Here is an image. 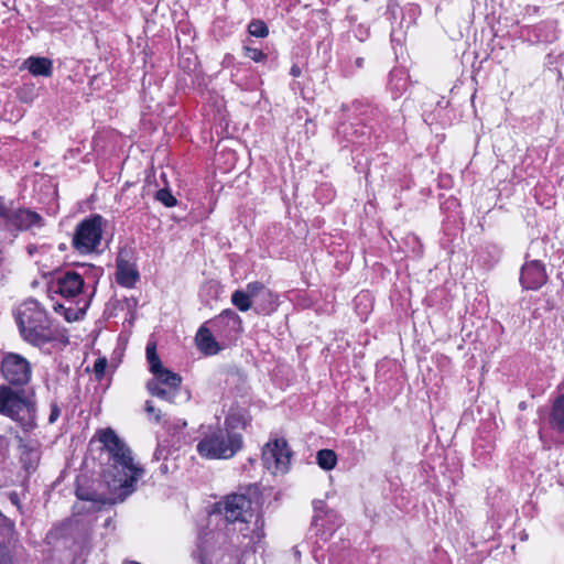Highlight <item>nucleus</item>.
Segmentation results:
<instances>
[{
    "label": "nucleus",
    "instance_id": "46",
    "mask_svg": "<svg viewBox=\"0 0 564 564\" xmlns=\"http://www.w3.org/2000/svg\"><path fill=\"white\" fill-rule=\"evenodd\" d=\"M355 65L357 68H361L364 66V58L362 57H357L355 59Z\"/></svg>",
    "mask_w": 564,
    "mask_h": 564
},
{
    "label": "nucleus",
    "instance_id": "38",
    "mask_svg": "<svg viewBox=\"0 0 564 564\" xmlns=\"http://www.w3.org/2000/svg\"><path fill=\"white\" fill-rule=\"evenodd\" d=\"M61 415V409L56 402L51 403V412L48 415V423L53 424L55 423Z\"/></svg>",
    "mask_w": 564,
    "mask_h": 564
},
{
    "label": "nucleus",
    "instance_id": "37",
    "mask_svg": "<svg viewBox=\"0 0 564 564\" xmlns=\"http://www.w3.org/2000/svg\"><path fill=\"white\" fill-rule=\"evenodd\" d=\"M145 412L149 414L154 422L159 423L161 420V412L158 410L152 401L145 402Z\"/></svg>",
    "mask_w": 564,
    "mask_h": 564
},
{
    "label": "nucleus",
    "instance_id": "6",
    "mask_svg": "<svg viewBox=\"0 0 564 564\" xmlns=\"http://www.w3.org/2000/svg\"><path fill=\"white\" fill-rule=\"evenodd\" d=\"M0 372L4 383L0 386H12L13 388L32 389L33 369L31 362L20 354L7 351L2 354Z\"/></svg>",
    "mask_w": 564,
    "mask_h": 564
},
{
    "label": "nucleus",
    "instance_id": "25",
    "mask_svg": "<svg viewBox=\"0 0 564 564\" xmlns=\"http://www.w3.org/2000/svg\"><path fill=\"white\" fill-rule=\"evenodd\" d=\"M389 87L395 95H401L408 89V75L403 68H394L390 72Z\"/></svg>",
    "mask_w": 564,
    "mask_h": 564
},
{
    "label": "nucleus",
    "instance_id": "42",
    "mask_svg": "<svg viewBox=\"0 0 564 564\" xmlns=\"http://www.w3.org/2000/svg\"><path fill=\"white\" fill-rule=\"evenodd\" d=\"M217 317L224 318V317H239V316L236 315V313H234L230 310H225Z\"/></svg>",
    "mask_w": 564,
    "mask_h": 564
},
{
    "label": "nucleus",
    "instance_id": "8",
    "mask_svg": "<svg viewBox=\"0 0 564 564\" xmlns=\"http://www.w3.org/2000/svg\"><path fill=\"white\" fill-rule=\"evenodd\" d=\"M216 511L224 514L227 522H249L253 517V502L243 494H232L216 503Z\"/></svg>",
    "mask_w": 564,
    "mask_h": 564
},
{
    "label": "nucleus",
    "instance_id": "26",
    "mask_svg": "<svg viewBox=\"0 0 564 564\" xmlns=\"http://www.w3.org/2000/svg\"><path fill=\"white\" fill-rule=\"evenodd\" d=\"M147 389L151 395L167 401L170 403L174 402L180 391L176 389H172L171 387H160L158 386V383H147Z\"/></svg>",
    "mask_w": 564,
    "mask_h": 564
},
{
    "label": "nucleus",
    "instance_id": "23",
    "mask_svg": "<svg viewBox=\"0 0 564 564\" xmlns=\"http://www.w3.org/2000/svg\"><path fill=\"white\" fill-rule=\"evenodd\" d=\"M549 423L556 432L564 433V394L558 395L554 400Z\"/></svg>",
    "mask_w": 564,
    "mask_h": 564
},
{
    "label": "nucleus",
    "instance_id": "1",
    "mask_svg": "<svg viewBox=\"0 0 564 564\" xmlns=\"http://www.w3.org/2000/svg\"><path fill=\"white\" fill-rule=\"evenodd\" d=\"M98 441L108 453L104 481L115 494V500H124L134 491L143 469L134 464L130 448L112 429L100 430Z\"/></svg>",
    "mask_w": 564,
    "mask_h": 564
},
{
    "label": "nucleus",
    "instance_id": "2",
    "mask_svg": "<svg viewBox=\"0 0 564 564\" xmlns=\"http://www.w3.org/2000/svg\"><path fill=\"white\" fill-rule=\"evenodd\" d=\"M0 414L15 422L24 432L33 431L37 426L34 389L0 386Z\"/></svg>",
    "mask_w": 564,
    "mask_h": 564
},
{
    "label": "nucleus",
    "instance_id": "50",
    "mask_svg": "<svg viewBox=\"0 0 564 564\" xmlns=\"http://www.w3.org/2000/svg\"><path fill=\"white\" fill-rule=\"evenodd\" d=\"M519 408H520V409H522V410H523V409H525V403H524V402H521V403L519 404Z\"/></svg>",
    "mask_w": 564,
    "mask_h": 564
},
{
    "label": "nucleus",
    "instance_id": "15",
    "mask_svg": "<svg viewBox=\"0 0 564 564\" xmlns=\"http://www.w3.org/2000/svg\"><path fill=\"white\" fill-rule=\"evenodd\" d=\"M313 525L322 527L330 531L340 524L339 517L337 516V513H335L334 511H329L324 500L313 501Z\"/></svg>",
    "mask_w": 564,
    "mask_h": 564
},
{
    "label": "nucleus",
    "instance_id": "18",
    "mask_svg": "<svg viewBox=\"0 0 564 564\" xmlns=\"http://www.w3.org/2000/svg\"><path fill=\"white\" fill-rule=\"evenodd\" d=\"M196 346L206 356L217 355L224 347L217 341L212 330L206 326L202 325L195 337Z\"/></svg>",
    "mask_w": 564,
    "mask_h": 564
},
{
    "label": "nucleus",
    "instance_id": "51",
    "mask_svg": "<svg viewBox=\"0 0 564 564\" xmlns=\"http://www.w3.org/2000/svg\"><path fill=\"white\" fill-rule=\"evenodd\" d=\"M110 522H111V519L109 518V519H107V521H106V523H105V524H106V525H110Z\"/></svg>",
    "mask_w": 564,
    "mask_h": 564
},
{
    "label": "nucleus",
    "instance_id": "47",
    "mask_svg": "<svg viewBox=\"0 0 564 564\" xmlns=\"http://www.w3.org/2000/svg\"><path fill=\"white\" fill-rule=\"evenodd\" d=\"M36 249H37V248H36V246H33V245H32V246H29V247H28V252H29V254L33 256V254H34V252L36 251Z\"/></svg>",
    "mask_w": 564,
    "mask_h": 564
},
{
    "label": "nucleus",
    "instance_id": "35",
    "mask_svg": "<svg viewBox=\"0 0 564 564\" xmlns=\"http://www.w3.org/2000/svg\"><path fill=\"white\" fill-rule=\"evenodd\" d=\"M245 52L246 56H248L257 63L262 62L267 57V55L259 48L245 46Z\"/></svg>",
    "mask_w": 564,
    "mask_h": 564
},
{
    "label": "nucleus",
    "instance_id": "33",
    "mask_svg": "<svg viewBox=\"0 0 564 564\" xmlns=\"http://www.w3.org/2000/svg\"><path fill=\"white\" fill-rule=\"evenodd\" d=\"M119 306L121 308V312L126 315H129L130 317H134L137 314V301L134 299H124L121 302H119Z\"/></svg>",
    "mask_w": 564,
    "mask_h": 564
},
{
    "label": "nucleus",
    "instance_id": "36",
    "mask_svg": "<svg viewBox=\"0 0 564 564\" xmlns=\"http://www.w3.org/2000/svg\"><path fill=\"white\" fill-rule=\"evenodd\" d=\"M9 541H0V564H12V557L8 549Z\"/></svg>",
    "mask_w": 564,
    "mask_h": 564
},
{
    "label": "nucleus",
    "instance_id": "41",
    "mask_svg": "<svg viewBox=\"0 0 564 564\" xmlns=\"http://www.w3.org/2000/svg\"><path fill=\"white\" fill-rule=\"evenodd\" d=\"M301 73H302V70H301L300 66H299V65H296V64H294V65L291 67V69H290V74H291L293 77H299V76H301Z\"/></svg>",
    "mask_w": 564,
    "mask_h": 564
},
{
    "label": "nucleus",
    "instance_id": "29",
    "mask_svg": "<svg viewBox=\"0 0 564 564\" xmlns=\"http://www.w3.org/2000/svg\"><path fill=\"white\" fill-rule=\"evenodd\" d=\"M147 359H148V362L150 365V370L151 372H156L158 370H160L162 367V364L160 361V358L156 354V349H155V345L154 344H151L149 343L147 345Z\"/></svg>",
    "mask_w": 564,
    "mask_h": 564
},
{
    "label": "nucleus",
    "instance_id": "11",
    "mask_svg": "<svg viewBox=\"0 0 564 564\" xmlns=\"http://www.w3.org/2000/svg\"><path fill=\"white\" fill-rule=\"evenodd\" d=\"M84 286L83 276L75 271H66L57 275L51 284V290L65 299L80 294Z\"/></svg>",
    "mask_w": 564,
    "mask_h": 564
},
{
    "label": "nucleus",
    "instance_id": "34",
    "mask_svg": "<svg viewBox=\"0 0 564 564\" xmlns=\"http://www.w3.org/2000/svg\"><path fill=\"white\" fill-rule=\"evenodd\" d=\"M107 359L105 357H99L95 360L94 364V373L97 380H101L105 376V371L107 368Z\"/></svg>",
    "mask_w": 564,
    "mask_h": 564
},
{
    "label": "nucleus",
    "instance_id": "31",
    "mask_svg": "<svg viewBox=\"0 0 564 564\" xmlns=\"http://www.w3.org/2000/svg\"><path fill=\"white\" fill-rule=\"evenodd\" d=\"M155 199L165 207H174L177 204V199L167 187L159 189L155 193Z\"/></svg>",
    "mask_w": 564,
    "mask_h": 564
},
{
    "label": "nucleus",
    "instance_id": "30",
    "mask_svg": "<svg viewBox=\"0 0 564 564\" xmlns=\"http://www.w3.org/2000/svg\"><path fill=\"white\" fill-rule=\"evenodd\" d=\"M248 32L256 37H265L269 34L267 24L261 20H252L248 25Z\"/></svg>",
    "mask_w": 564,
    "mask_h": 564
},
{
    "label": "nucleus",
    "instance_id": "24",
    "mask_svg": "<svg viewBox=\"0 0 564 564\" xmlns=\"http://www.w3.org/2000/svg\"><path fill=\"white\" fill-rule=\"evenodd\" d=\"M42 315H46V311L40 302L34 299H28L18 306L15 317H40Z\"/></svg>",
    "mask_w": 564,
    "mask_h": 564
},
{
    "label": "nucleus",
    "instance_id": "4",
    "mask_svg": "<svg viewBox=\"0 0 564 564\" xmlns=\"http://www.w3.org/2000/svg\"><path fill=\"white\" fill-rule=\"evenodd\" d=\"M231 302L240 312L254 307L258 313L270 314L276 304V296L265 284L254 281L248 283L243 290H236Z\"/></svg>",
    "mask_w": 564,
    "mask_h": 564
},
{
    "label": "nucleus",
    "instance_id": "16",
    "mask_svg": "<svg viewBox=\"0 0 564 564\" xmlns=\"http://www.w3.org/2000/svg\"><path fill=\"white\" fill-rule=\"evenodd\" d=\"M370 133L366 124L359 122L341 123L336 131L338 138H343L350 143L362 144Z\"/></svg>",
    "mask_w": 564,
    "mask_h": 564
},
{
    "label": "nucleus",
    "instance_id": "49",
    "mask_svg": "<svg viewBox=\"0 0 564 564\" xmlns=\"http://www.w3.org/2000/svg\"><path fill=\"white\" fill-rule=\"evenodd\" d=\"M354 106H355L356 110H359V107L361 106V104L356 101V102H354Z\"/></svg>",
    "mask_w": 564,
    "mask_h": 564
},
{
    "label": "nucleus",
    "instance_id": "14",
    "mask_svg": "<svg viewBox=\"0 0 564 564\" xmlns=\"http://www.w3.org/2000/svg\"><path fill=\"white\" fill-rule=\"evenodd\" d=\"M20 462L28 474L36 470L41 459L40 445L34 441L24 442L20 440Z\"/></svg>",
    "mask_w": 564,
    "mask_h": 564
},
{
    "label": "nucleus",
    "instance_id": "7",
    "mask_svg": "<svg viewBox=\"0 0 564 564\" xmlns=\"http://www.w3.org/2000/svg\"><path fill=\"white\" fill-rule=\"evenodd\" d=\"M104 218L93 215L80 221L73 237V247L80 253L94 251L101 240Z\"/></svg>",
    "mask_w": 564,
    "mask_h": 564
},
{
    "label": "nucleus",
    "instance_id": "13",
    "mask_svg": "<svg viewBox=\"0 0 564 564\" xmlns=\"http://www.w3.org/2000/svg\"><path fill=\"white\" fill-rule=\"evenodd\" d=\"M547 279L545 268L539 260L525 262L520 273V282L525 290H538Z\"/></svg>",
    "mask_w": 564,
    "mask_h": 564
},
{
    "label": "nucleus",
    "instance_id": "45",
    "mask_svg": "<svg viewBox=\"0 0 564 564\" xmlns=\"http://www.w3.org/2000/svg\"><path fill=\"white\" fill-rule=\"evenodd\" d=\"M368 111H370L371 113H375V112H378V109L377 108L372 109L370 107H366V109L364 111H361V110L359 111V115L366 116Z\"/></svg>",
    "mask_w": 564,
    "mask_h": 564
},
{
    "label": "nucleus",
    "instance_id": "32",
    "mask_svg": "<svg viewBox=\"0 0 564 564\" xmlns=\"http://www.w3.org/2000/svg\"><path fill=\"white\" fill-rule=\"evenodd\" d=\"M87 306H88V302H85L83 307H78V310L76 312H73L72 307L65 308L64 304H54L53 305L56 313H61L62 310H65V313H64L65 318L72 317V315H73V317H79V315H84L86 313Z\"/></svg>",
    "mask_w": 564,
    "mask_h": 564
},
{
    "label": "nucleus",
    "instance_id": "12",
    "mask_svg": "<svg viewBox=\"0 0 564 564\" xmlns=\"http://www.w3.org/2000/svg\"><path fill=\"white\" fill-rule=\"evenodd\" d=\"M214 542L219 545V550L221 551V560L227 554L229 547H228V541H227V534L223 532H214L210 531L204 535L202 539L200 545H202V552H200V561L203 564H214V557H216V552L214 550Z\"/></svg>",
    "mask_w": 564,
    "mask_h": 564
},
{
    "label": "nucleus",
    "instance_id": "3",
    "mask_svg": "<svg viewBox=\"0 0 564 564\" xmlns=\"http://www.w3.org/2000/svg\"><path fill=\"white\" fill-rule=\"evenodd\" d=\"M242 444L240 433L215 429L203 436L196 449L202 457L208 459H229L242 448Z\"/></svg>",
    "mask_w": 564,
    "mask_h": 564
},
{
    "label": "nucleus",
    "instance_id": "20",
    "mask_svg": "<svg viewBox=\"0 0 564 564\" xmlns=\"http://www.w3.org/2000/svg\"><path fill=\"white\" fill-rule=\"evenodd\" d=\"M21 68L28 69L33 76L51 77L53 62L47 57L30 56L23 62Z\"/></svg>",
    "mask_w": 564,
    "mask_h": 564
},
{
    "label": "nucleus",
    "instance_id": "5",
    "mask_svg": "<svg viewBox=\"0 0 564 564\" xmlns=\"http://www.w3.org/2000/svg\"><path fill=\"white\" fill-rule=\"evenodd\" d=\"M18 327L23 340L33 346L51 341L69 343L66 330L54 325L52 319H18Z\"/></svg>",
    "mask_w": 564,
    "mask_h": 564
},
{
    "label": "nucleus",
    "instance_id": "40",
    "mask_svg": "<svg viewBox=\"0 0 564 564\" xmlns=\"http://www.w3.org/2000/svg\"><path fill=\"white\" fill-rule=\"evenodd\" d=\"M9 212L10 207L6 206L3 203L0 202V218L2 219L4 226L8 219Z\"/></svg>",
    "mask_w": 564,
    "mask_h": 564
},
{
    "label": "nucleus",
    "instance_id": "48",
    "mask_svg": "<svg viewBox=\"0 0 564 564\" xmlns=\"http://www.w3.org/2000/svg\"><path fill=\"white\" fill-rule=\"evenodd\" d=\"M160 468H161L162 473H166V470H167V466L164 464H162Z\"/></svg>",
    "mask_w": 564,
    "mask_h": 564
},
{
    "label": "nucleus",
    "instance_id": "17",
    "mask_svg": "<svg viewBox=\"0 0 564 564\" xmlns=\"http://www.w3.org/2000/svg\"><path fill=\"white\" fill-rule=\"evenodd\" d=\"M251 422V415L246 406L232 405L225 419V430L235 432L245 430Z\"/></svg>",
    "mask_w": 564,
    "mask_h": 564
},
{
    "label": "nucleus",
    "instance_id": "28",
    "mask_svg": "<svg viewBox=\"0 0 564 564\" xmlns=\"http://www.w3.org/2000/svg\"><path fill=\"white\" fill-rule=\"evenodd\" d=\"M317 464L325 470H330L336 466L337 457L332 449H321L317 452Z\"/></svg>",
    "mask_w": 564,
    "mask_h": 564
},
{
    "label": "nucleus",
    "instance_id": "39",
    "mask_svg": "<svg viewBox=\"0 0 564 564\" xmlns=\"http://www.w3.org/2000/svg\"><path fill=\"white\" fill-rule=\"evenodd\" d=\"M227 322H231V327L235 329L236 334L232 335V336H229V340H235L237 339V335L238 333L241 332V319H237V318H234V319H227Z\"/></svg>",
    "mask_w": 564,
    "mask_h": 564
},
{
    "label": "nucleus",
    "instance_id": "27",
    "mask_svg": "<svg viewBox=\"0 0 564 564\" xmlns=\"http://www.w3.org/2000/svg\"><path fill=\"white\" fill-rule=\"evenodd\" d=\"M356 313L360 316H367L371 313L372 310V301L371 296L368 292L359 293L355 300Z\"/></svg>",
    "mask_w": 564,
    "mask_h": 564
},
{
    "label": "nucleus",
    "instance_id": "22",
    "mask_svg": "<svg viewBox=\"0 0 564 564\" xmlns=\"http://www.w3.org/2000/svg\"><path fill=\"white\" fill-rule=\"evenodd\" d=\"M154 378L149 380L148 383H158V386L167 387L180 390L182 378L180 375L170 371L165 368H161L156 372H153Z\"/></svg>",
    "mask_w": 564,
    "mask_h": 564
},
{
    "label": "nucleus",
    "instance_id": "19",
    "mask_svg": "<svg viewBox=\"0 0 564 564\" xmlns=\"http://www.w3.org/2000/svg\"><path fill=\"white\" fill-rule=\"evenodd\" d=\"M109 496L105 497L96 491H90L83 487H77L76 496L79 500L90 502V507L87 509V512H95L99 509L100 505L105 503H117L122 500H115V494L108 488Z\"/></svg>",
    "mask_w": 564,
    "mask_h": 564
},
{
    "label": "nucleus",
    "instance_id": "21",
    "mask_svg": "<svg viewBox=\"0 0 564 564\" xmlns=\"http://www.w3.org/2000/svg\"><path fill=\"white\" fill-rule=\"evenodd\" d=\"M139 279V272L129 261L118 259L116 280L124 288H132Z\"/></svg>",
    "mask_w": 564,
    "mask_h": 564
},
{
    "label": "nucleus",
    "instance_id": "43",
    "mask_svg": "<svg viewBox=\"0 0 564 564\" xmlns=\"http://www.w3.org/2000/svg\"><path fill=\"white\" fill-rule=\"evenodd\" d=\"M164 453H165V449H164V448H161L160 446H158V448L155 449V452H154V454H153V458H154L155 460H160V459H161V457H163Z\"/></svg>",
    "mask_w": 564,
    "mask_h": 564
},
{
    "label": "nucleus",
    "instance_id": "10",
    "mask_svg": "<svg viewBox=\"0 0 564 564\" xmlns=\"http://www.w3.org/2000/svg\"><path fill=\"white\" fill-rule=\"evenodd\" d=\"M43 218L35 212L26 208H10L6 228L9 230L25 231L33 227H42Z\"/></svg>",
    "mask_w": 564,
    "mask_h": 564
},
{
    "label": "nucleus",
    "instance_id": "9",
    "mask_svg": "<svg viewBox=\"0 0 564 564\" xmlns=\"http://www.w3.org/2000/svg\"><path fill=\"white\" fill-rule=\"evenodd\" d=\"M291 449L283 438H275L265 444L262 449L263 466L271 474H284L289 470Z\"/></svg>",
    "mask_w": 564,
    "mask_h": 564
},
{
    "label": "nucleus",
    "instance_id": "44",
    "mask_svg": "<svg viewBox=\"0 0 564 564\" xmlns=\"http://www.w3.org/2000/svg\"><path fill=\"white\" fill-rule=\"evenodd\" d=\"M84 510L85 508L83 505L76 503L74 506V516L80 514L82 512H84Z\"/></svg>",
    "mask_w": 564,
    "mask_h": 564
}]
</instances>
